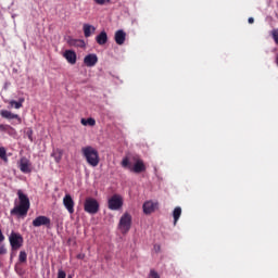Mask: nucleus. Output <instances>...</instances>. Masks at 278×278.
I'll return each mask as SVG.
<instances>
[{
    "label": "nucleus",
    "mask_w": 278,
    "mask_h": 278,
    "mask_svg": "<svg viewBox=\"0 0 278 278\" xmlns=\"http://www.w3.org/2000/svg\"><path fill=\"white\" fill-rule=\"evenodd\" d=\"M77 260H84V254H78Z\"/></svg>",
    "instance_id": "34"
},
{
    "label": "nucleus",
    "mask_w": 278,
    "mask_h": 278,
    "mask_svg": "<svg viewBox=\"0 0 278 278\" xmlns=\"http://www.w3.org/2000/svg\"><path fill=\"white\" fill-rule=\"evenodd\" d=\"M96 41L98 42V45H105L108 42V33H105V30H102L97 37H96Z\"/></svg>",
    "instance_id": "17"
},
{
    "label": "nucleus",
    "mask_w": 278,
    "mask_h": 278,
    "mask_svg": "<svg viewBox=\"0 0 278 278\" xmlns=\"http://www.w3.org/2000/svg\"><path fill=\"white\" fill-rule=\"evenodd\" d=\"M148 278H161L157 270H155L154 268L150 269V273L148 275Z\"/></svg>",
    "instance_id": "24"
},
{
    "label": "nucleus",
    "mask_w": 278,
    "mask_h": 278,
    "mask_svg": "<svg viewBox=\"0 0 278 278\" xmlns=\"http://www.w3.org/2000/svg\"><path fill=\"white\" fill-rule=\"evenodd\" d=\"M8 129H11V128H10V125L0 124V131H5V132H8Z\"/></svg>",
    "instance_id": "29"
},
{
    "label": "nucleus",
    "mask_w": 278,
    "mask_h": 278,
    "mask_svg": "<svg viewBox=\"0 0 278 278\" xmlns=\"http://www.w3.org/2000/svg\"><path fill=\"white\" fill-rule=\"evenodd\" d=\"M17 197L20 203L11 210L10 214L11 216H17V218H25L29 212V207L31 206L29 197L23 193V190H17Z\"/></svg>",
    "instance_id": "1"
},
{
    "label": "nucleus",
    "mask_w": 278,
    "mask_h": 278,
    "mask_svg": "<svg viewBox=\"0 0 278 278\" xmlns=\"http://www.w3.org/2000/svg\"><path fill=\"white\" fill-rule=\"evenodd\" d=\"M23 103H25V98H20L18 101L16 100H11L9 102V105L11 108H14L15 110H21V108H23Z\"/></svg>",
    "instance_id": "18"
},
{
    "label": "nucleus",
    "mask_w": 278,
    "mask_h": 278,
    "mask_svg": "<svg viewBox=\"0 0 278 278\" xmlns=\"http://www.w3.org/2000/svg\"><path fill=\"white\" fill-rule=\"evenodd\" d=\"M63 58H65L68 64H77V53L73 50H66Z\"/></svg>",
    "instance_id": "14"
},
{
    "label": "nucleus",
    "mask_w": 278,
    "mask_h": 278,
    "mask_svg": "<svg viewBox=\"0 0 278 278\" xmlns=\"http://www.w3.org/2000/svg\"><path fill=\"white\" fill-rule=\"evenodd\" d=\"M276 65L278 66V53L276 55Z\"/></svg>",
    "instance_id": "36"
},
{
    "label": "nucleus",
    "mask_w": 278,
    "mask_h": 278,
    "mask_svg": "<svg viewBox=\"0 0 278 278\" xmlns=\"http://www.w3.org/2000/svg\"><path fill=\"white\" fill-rule=\"evenodd\" d=\"M0 160H3V162H8V152L3 147L0 148Z\"/></svg>",
    "instance_id": "22"
},
{
    "label": "nucleus",
    "mask_w": 278,
    "mask_h": 278,
    "mask_svg": "<svg viewBox=\"0 0 278 278\" xmlns=\"http://www.w3.org/2000/svg\"><path fill=\"white\" fill-rule=\"evenodd\" d=\"M249 23L250 25H253V23H255L254 18H249Z\"/></svg>",
    "instance_id": "35"
},
{
    "label": "nucleus",
    "mask_w": 278,
    "mask_h": 278,
    "mask_svg": "<svg viewBox=\"0 0 278 278\" xmlns=\"http://www.w3.org/2000/svg\"><path fill=\"white\" fill-rule=\"evenodd\" d=\"M10 244H23V236L21 233L12 231L9 236Z\"/></svg>",
    "instance_id": "15"
},
{
    "label": "nucleus",
    "mask_w": 278,
    "mask_h": 278,
    "mask_svg": "<svg viewBox=\"0 0 278 278\" xmlns=\"http://www.w3.org/2000/svg\"><path fill=\"white\" fill-rule=\"evenodd\" d=\"M18 261L24 264V262H27V253L25 251H21L18 255Z\"/></svg>",
    "instance_id": "23"
},
{
    "label": "nucleus",
    "mask_w": 278,
    "mask_h": 278,
    "mask_svg": "<svg viewBox=\"0 0 278 278\" xmlns=\"http://www.w3.org/2000/svg\"><path fill=\"white\" fill-rule=\"evenodd\" d=\"M68 278H71V277H68Z\"/></svg>",
    "instance_id": "37"
},
{
    "label": "nucleus",
    "mask_w": 278,
    "mask_h": 278,
    "mask_svg": "<svg viewBox=\"0 0 278 278\" xmlns=\"http://www.w3.org/2000/svg\"><path fill=\"white\" fill-rule=\"evenodd\" d=\"M12 249L13 250L21 249V244H12Z\"/></svg>",
    "instance_id": "33"
},
{
    "label": "nucleus",
    "mask_w": 278,
    "mask_h": 278,
    "mask_svg": "<svg viewBox=\"0 0 278 278\" xmlns=\"http://www.w3.org/2000/svg\"><path fill=\"white\" fill-rule=\"evenodd\" d=\"M58 278H66V271L59 269L58 271Z\"/></svg>",
    "instance_id": "28"
},
{
    "label": "nucleus",
    "mask_w": 278,
    "mask_h": 278,
    "mask_svg": "<svg viewBox=\"0 0 278 278\" xmlns=\"http://www.w3.org/2000/svg\"><path fill=\"white\" fill-rule=\"evenodd\" d=\"M81 153H83V157H85L89 166H93V167L99 166L100 159H99V151L97 149H94L91 146L83 147Z\"/></svg>",
    "instance_id": "2"
},
{
    "label": "nucleus",
    "mask_w": 278,
    "mask_h": 278,
    "mask_svg": "<svg viewBox=\"0 0 278 278\" xmlns=\"http://www.w3.org/2000/svg\"><path fill=\"white\" fill-rule=\"evenodd\" d=\"M273 38H274V41L276 42V45H278V31L277 30L273 31Z\"/></svg>",
    "instance_id": "30"
},
{
    "label": "nucleus",
    "mask_w": 278,
    "mask_h": 278,
    "mask_svg": "<svg viewBox=\"0 0 278 278\" xmlns=\"http://www.w3.org/2000/svg\"><path fill=\"white\" fill-rule=\"evenodd\" d=\"M114 40L116 45H119V47L125 45V40H127V33L123 29L117 30L114 35Z\"/></svg>",
    "instance_id": "13"
},
{
    "label": "nucleus",
    "mask_w": 278,
    "mask_h": 278,
    "mask_svg": "<svg viewBox=\"0 0 278 278\" xmlns=\"http://www.w3.org/2000/svg\"><path fill=\"white\" fill-rule=\"evenodd\" d=\"M181 214H182V207L177 206V207L174 208V211H173V218H174V225L175 226L177 225Z\"/></svg>",
    "instance_id": "20"
},
{
    "label": "nucleus",
    "mask_w": 278,
    "mask_h": 278,
    "mask_svg": "<svg viewBox=\"0 0 278 278\" xmlns=\"http://www.w3.org/2000/svg\"><path fill=\"white\" fill-rule=\"evenodd\" d=\"M0 116H2V118H7L8 121H12L15 118V121H17L18 125H21V123H23V121L21 119V116H18V114H14L8 110H1Z\"/></svg>",
    "instance_id": "10"
},
{
    "label": "nucleus",
    "mask_w": 278,
    "mask_h": 278,
    "mask_svg": "<svg viewBox=\"0 0 278 278\" xmlns=\"http://www.w3.org/2000/svg\"><path fill=\"white\" fill-rule=\"evenodd\" d=\"M80 123L84 126L89 125V127H94L97 125V121H94V118H92V117H89L87 119L86 118H81Z\"/></svg>",
    "instance_id": "21"
},
{
    "label": "nucleus",
    "mask_w": 278,
    "mask_h": 278,
    "mask_svg": "<svg viewBox=\"0 0 278 278\" xmlns=\"http://www.w3.org/2000/svg\"><path fill=\"white\" fill-rule=\"evenodd\" d=\"M63 205L67 210L68 214H75V201L71 194H65L63 198Z\"/></svg>",
    "instance_id": "7"
},
{
    "label": "nucleus",
    "mask_w": 278,
    "mask_h": 278,
    "mask_svg": "<svg viewBox=\"0 0 278 278\" xmlns=\"http://www.w3.org/2000/svg\"><path fill=\"white\" fill-rule=\"evenodd\" d=\"M7 134H9V136H16V129L10 126V129L7 130Z\"/></svg>",
    "instance_id": "27"
},
{
    "label": "nucleus",
    "mask_w": 278,
    "mask_h": 278,
    "mask_svg": "<svg viewBox=\"0 0 278 278\" xmlns=\"http://www.w3.org/2000/svg\"><path fill=\"white\" fill-rule=\"evenodd\" d=\"M83 30H84V34H85V38H90V36H92V34H94L97 28H94V26H92L90 24H84Z\"/></svg>",
    "instance_id": "16"
},
{
    "label": "nucleus",
    "mask_w": 278,
    "mask_h": 278,
    "mask_svg": "<svg viewBox=\"0 0 278 278\" xmlns=\"http://www.w3.org/2000/svg\"><path fill=\"white\" fill-rule=\"evenodd\" d=\"M45 225L46 227L51 225V219L47 216H38L33 220V227H42Z\"/></svg>",
    "instance_id": "12"
},
{
    "label": "nucleus",
    "mask_w": 278,
    "mask_h": 278,
    "mask_svg": "<svg viewBox=\"0 0 278 278\" xmlns=\"http://www.w3.org/2000/svg\"><path fill=\"white\" fill-rule=\"evenodd\" d=\"M26 136L30 142H34V130L31 128H27Z\"/></svg>",
    "instance_id": "25"
},
{
    "label": "nucleus",
    "mask_w": 278,
    "mask_h": 278,
    "mask_svg": "<svg viewBox=\"0 0 278 278\" xmlns=\"http://www.w3.org/2000/svg\"><path fill=\"white\" fill-rule=\"evenodd\" d=\"M18 168L22 173H31V162L29 161V159L25 156L21 157L18 162Z\"/></svg>",
    "instance_id": "8"
},
{
    "label": "nucleus",
    "mask_w": 278,
    "mask_h": 278,
    "mask_svg": "<svg viewBox=\"0 0 278 278\" xmlns=\"http://www.w3.org/2000/svg\"><path fill=\"white\" fill-rule=\"evenodd\" d=\"M118 229H119L121 233H127V231H129V229H131V215H129V213H125L121 217L119 224H118Z\"/></svg>",
    "instance_id": "5"
},
{
    "label": "nucleus",
    "mask_w": 278,
    "mask_h": 278,
    "mask_svg": "<svg viewBox=\"0 0 278 278\" xmlns=\"http://www.w3.org/2000/svg\"><path fill=\"white\" fill-rule=\"evenodd\" d=\"M5 253H8V250L5 249V247L1 245L0 247V255H5Z\"/></svg>",
    "instance_id": "31"
},
{
    "label": "nucleus",
    "mask_w": 278,
    "mask_h": 278,
    "mask_svg": "<svg viewBox=\"0 0 278 278\" xmlns=\"http://www.w3.org/2000/svg\"><path fill=\"white\" fill-rule=\"evenodd\" d=\"M62 155H63V152L61 149H55L52 151L51 153V157L54 159V161L56 162V164H60V162H62Z\"/></svg>",
    "instance_id": "19"
},
{
    "label": "nucleus",
    "mask_w": 278,
    "mask_h": 278,
    "mask_svg": "<svg viewBox=\"0 0 278 278\" xmlns=\"http://www.w3.org/2000/svg\"><path fill=\"white\" fill-rule=\"evenodd\" d=\"M97 62H99V58L94 53L88 54L84 58V64L85 66H88V68L97 66Z\"/></svg>",
    "instance_id": "11"
},
{
    "label": "nucleus",
    "mask_w": 278,
    "mask_h": 278,
    "mask_svg": "<svg viewBox=\"0 0 278 278\" xmlns=\"http://www.w3.org/2000/svg\"><path fill=\"white\" fill-rule=\"evenodd\" d=\"M109 210L116 212L123 207V198L118 194L112 195L108 201Z\"/></svg>",
    "instance_id": "6"
},
{
    "label": "nucleus",
    "mask_w": 278,
    "mask_h": 278,
    "mask_svg": "<svg viewBox=\"0 0 278 278\" xmlns=\"http://www.w3.org/2000/svg\"><path fill=\"white\" fill-rule=\"evenodd\" d=\"M146 168H147V166H146L144 162H142V160H141V173H143L146 170Z\"/></svg>",
    "instance_id": "32"
},
{
    "label": "nucleus",
    "mask_w": 278,
    "mask_h": 278,
    "mask_svg": "<svg viewBox=\"0 0 278 278\" xmlns=\"http://www.w3.org/2000/svg\"><path fill=\"white\" fill-rule=\"evenodd\" d=\"M157 208V201H146V203H143V214H153V212H155Z\"/></svg>",
    "instance_id": "9"
},
{
    "label": "nucleus",
    "mask_w": 278,
    "mask_h": 278,
    "mask_svg": "<svg viewBox=\"0 0 278 278\" xmlns=\"http://www.w3.org/2000/svg\"><path fill=\"white\" fill-rule=\"evenodd\" d=\"M122 167L127 168L128 170H130V173L139 174L140 173V156L130 155V156L124 157L122 161Z\"/></svg>",
    "instance_id": "3"
},
{
    "label": "nucleus",
    "mask_w": 278,
    "mask_h": 278,
    "mask_svg": "<svg viewBox=\"0 0 278 278\" xmlns=\"http://www.w3.org/2000/svg\"><path fill=\"white\" fill-rule=\"evenodd\" d=\"M97 5H105V3H110L111 0H93Z\"/></svg>",
    "instance_id": "26"
},
{
    "label": "nucleus",
    "mask_w": 278,
    "mask_h": 278,
    "mask_svg": "<svg viewBox=\"0 0 278 278\" xmlns=\"http://www.w3.org/2000/svg\"><path fill=\"white\" fill-rule=\"evenodd\" d=\"M84 211L87 214H98L99 213V201L94 198H87L84 203Z\"/></svg>",
    "instance_id": "4"
}]
</instances>
